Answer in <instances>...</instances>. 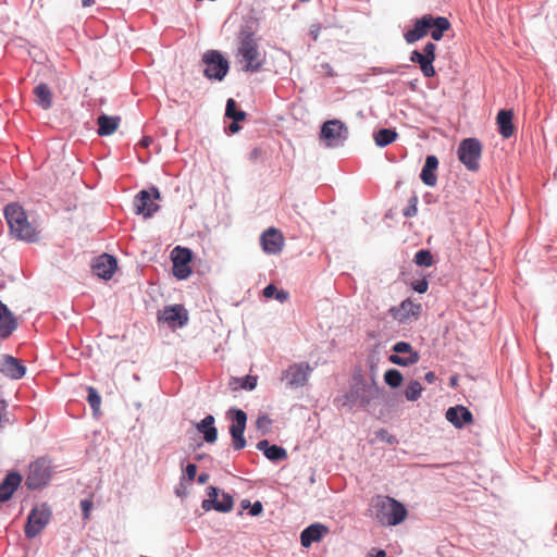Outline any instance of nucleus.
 <instances>
[{
    "mask_svg": "<svg viewBox=\"0 0 557 557\" xmlns=\"http://www.w3.org/2000/svg\"><path fill=\"white\" fill-rule=\"evenodd\" d=\"M197 475V466L196 463H187L183 468V474L181 480H188L189 482H193L196 479Z\"/></svg>",
    "mask_w": 557,
    "mask_h": 557,
    "instance_id": "obj_46",
    "label": "nucleus"
},
{
    "mask_svg": "<svg viewBox=\"0 0 557 557\" xmlns=\"http://www.w3.org/2000/svg\"><path fill=\"white\" fill-rule=\"evenodd\" d=\"M209 479H210V474L209 473L201 472L197 476V483L200 484V485H203V484H206L209 481Z\"/></svg>",
    "mask_w": 557,
    "mask_h": 557,
    "instance_id": "obj_54",
    "label": "nucleus"
},
{
    "mask_svg": "<svg viewBox=\"0 0 557 557\" xmlns=\"http://www.w3.org/2000/svg\"><path fill=\"white\" fill-rule=\"evenodd\" d=\"M319 33H320V26L319 25H312L311 29H310V35L312 36V38L314 40L318 39Z\"/></svg>",
    "mask_w": 557,
    "mask_h": 557,
    "instance_id": "obj_56",
    "label": "nucleus"
},
{
    "mask_svg": "<svg viewBox=\"0 0 557 557\" xmlns=\"http://www.w3.org/2000/svg\"><path fill=\"white\" fill-rule=\"evenodd\" d=\"M311 370L307 362L295 363L284 372L283 380H286V385L290 388L301 387L307 383Z\"/></svg>",
    "mask_w": 557,
    "mask_h": 557,
    "instance_id": "obj_18",
    "label": "nucleus"
},
{
    "mask_svg": "<svg viewBox=\"0 0 557 557\" xmlns=\"http://www.w3.org/2000/svg\"><path fill=\"white\" fill-rule=\"evenodd\" d=\"M371 557H386V553L383 549H379L374 555H371Z\"/></svg>",
    "mask_w": 557,
    "mask_h": 557,
    "instance_id": "obj_61",
    "label": "nucleus"
},
{
    "mask_svg": "<svg viewBox=\"0 0 557 557\" xmlns=\"http://www.w3.org/2000/svg\"><path fill=\"white\" fill-rule=\"evenodd\" d=\"M194 459L198 462L208 461L211 463L213 461V458L209 454H206V453L195 455Z\"/></svg>",
    "mask_w": 557,
    "mask_h": 557,
    "instance_id": "obj_53",
    "label": "nucleus"
},
{
    "mask_svg": "<svg viewBox=\"0 0 557 557\" xmlns=\"http://www.w3.org/2000/svg\"><path fill=\"white\" fill-rule=\"evenodd\" d=\"M95 3V0H82V5L84 8L90 7Z\"/></svg>",
    "mask_w": 557,
    "mask_h": 557,
    "instance_id": "obj_62",
    "label": "nucleus"
},
{
    "mask_svg": "<svg viewBox=\"0 0 557 557\" xmlns=\"http://www.w3.org/2000/svg\"><path fill=\"white\" fill-rule=\"evenodd\" d=\"M23 481L22 474L17 470H10L0 481V504L9 502L20 487Z\"/></svg>",
    "mask_w": 557,
    "mask_h": 557,
    "instance_id": "obj_20",
    "label": "nucleus"
},
{
    "mask_svg": "<svg viewBox=\"0 0 557 557\" xmlns=\"http://www.w3.org/2000/svg\"><path fill=\"white\" fill-rule=\"evenodd\" d=\"M264 457L272 462H280L287 459V451L283 446L272 444Z\"/></svg>",
    "mask_w": 557,
    "mask_h": 557,
    "instance_id": "obj_39",
    "label": "nucleus"
},
{
    "mask_svg": "<svg viewBox=\"0 0 557 557\" xmlns=\"http://www.w3.org/2000/svg\"><path fill=\"white\" fill-rule=\"evenodd\" d=\"M413 262L417 267L430 268L435 263V259L430 249H419L413 257Z\"/></svg>",
    "mask_w": 557,
    "mask_h": 557,
    "instance_id": "obj_37",
    "label": "nucleus"
},
{
    "mask_svg": "<svg viewBox=\"0 0 557 557\" xmlns=\"http://www.w3.org/2000/svg\"><path fill=\"white\" fill-rule=\"evenodd\" d=\"M0 372L12 380H20L25 375L26 367L20 359L5 354L0 361Z\"/></svg>",
    "mask_w": 557,
    "mask_h": 557,
    "instance_id": "obj_23",
    "label": "nucleus"
},
{
    "mask_svg": "<svg viewBox=\"0 0 557 557\" xmlns=\"http://www.w3.org/2000/svg\"><path fill=\"white\" fill-rule=\"evenodd\" d=\"M260 245L264 252L276 255L283 249L284 237L277 228L269 227L261 234Z\"/></svg>",
    "mask_w": 557,
    "mask_h": 557,
    "instance_id": "obj_22",
    "label": "nucleus"
},
{
    "mask_svg": "<svg viewBox=\"0 0 557 557\" xmlns=\"http://www.w3.org/2000/svg\"><path fill=\"white\" fill-rule=\"evenodd\" d=\"M87 403L89 404L92 416L95 418H98L101 414L100 406H101V395L99 394L98 389L94 386H87Z\"/></svg>",
    "mask_w": 557,
    "mask_h": 557,
    "instance_id": "obj_35",
    "label": "nucleus"
},
{
    "mask_svg": "<svg viewBox=\"0 0 557 557\" xmlns=\"http://www.w3.org/2000/svg\"><path fill=\"white\" fill-rule=\"evenodd\" d=\"M52 510L47 503L35 506L27 516L24 533L27 539L36 537L49 523Z\"/></svg>",
    "mask_w": 557,
    "mask_h": 557,
    "instance_id": "obj_11",
    "label": "nucleus"
},
{
    "mask_svg": "<svg viewBox=\"0 0 557 557\" xmlns=\"http://www.w3.org/2000/svg\"><path fill=\"white\" fill-rule=\"evenodd\" d=\"M446 420L456 429H462L465 425L472 423V412L462 405L449 407L445 413Z\"/></svg>",
    "mask_w": 557,
    "mask_h": 557,
    "instance_id": "obj_24",
    "label": "nucleus"
},
{
    "mask_svg": "<svg viewBox=\"0 0 557 557\" xmlns=\"http://www.w3.org/2000/svg\"><path fill=\"white\" fill-rule=\"evenodd\" d=\"M175 494L178 496V497H185L186 496V490L185 487H183V485L181 484V487H177L175 490Z\"/></svg>",
    "mask_w": 557,
    "mask_h": 557,
    "instance_id": "obj_57",
    "label": "nucleus"
},
{
    "mask_svg": "<svg viewBox=\"0 0 557 557\" xmlns=\"http://www.w3.org/2000/svg\"><path fill=\"white\" fill-rule=\"evenodd\" d=\"M239 383V387L245 391H252L257 386V376L253 375H245L240 379H236Z\"/></svg>",
    "mask_w": 557,
    "mask_h": 557,
    "instance_id": "obj_43",
    "label": "nucleus"
},
{
    "mask_svg": "<svg viewBox=\"0 0 557 557\" xmlns=\"http://www.w3.org/2000/svg\"><path fill=\"white\" fill-rule=\"evenodd\" d=\"M215 418L212 414H207L199 422L195 423L196 430L202 434V438L208 444H213L218 440V429L215 426Z\"/></svg>",
    "mask_w": 557,
    "mask_h": 557,
    "instance_id": "obj_26",
    "label": "nucleus"
},
{
    "mask_svg": "<svg viewBox=\"0 0 557 557\" xmlns=\"http://www.w3.org/2000/svg\"><path fill=\"white\" fill-rule=\"evenodd\" d=\"M398 137V133L395 128H379L373 133V139L377 147L384 148L393 144Z\"/></svg>",
    "mask_w": 557,
    "mask_h": 557,
    "instance_id": "obj_32",
    "label": "nucleus"
},
{
    "mask_svg": "<svg viewBox=\"0 0 557 557\" xmlns=\"http://www.w3.org/2000/svg\"><path fill=\"white\" fill-rule=\"evenodd\" d=\"M431 29L429 30V34L431 38L434 41H440L443 37L445 32H447L450 28V22L445 16L440 15H433L431 14Z\"/></svg>",
    "mask_w": 557,
    "mask_h": 557,
    "instance_id": "obj_30",
    "label": "nucleus"
},
{
    "mask_svg": "<svg viewBox=\"0 0 557 557\" xmlns=\"http://www.w3.org/2000/svg\"><path fill=\"white\" fill-rule=\"evenodd\" d=\"M81 510L83 515V519H88L90 516V511L94 507V502L91 498H84L81 500Z\"/></svg>",
    "mask_w": 557,
    "mask_h": 557,
    "instance_id": "obj_48",
    "label": "nucleus"
},
{
    "mask_svg": "<svg viewBox=\"0 0 557 557\" xmlns=\"http://www.w3.org/2000/svg\"><path fill=\"white\" fill-rule=\"evenodd\" d=\"M225 117L231 121L242 122L247 117V113L238 108L237 102L233 98L226 100L225 106Z\"/></svg>",
    "mask_w": 557,
    "mask_h": 557,
    "instance_id": "obj_33",
    "label": "nucleus"
},
{
    "mask_svg": "<svg viewBox=\"0 0 557 557\" xmlns=\"http://www.w3.org/2000/svg\"><path fill=\"white\" fill-rule=\"evenodd\" d=\"M271 443L268 440H261L257 443V449L262 451L263 455L268 451V449L271 447Z\"/></svg>",
    "mask_w": 557,
    "mask_h": 557,
    "instance_id": "obj_52",
    "label": "nucleus"
},
{
    "mask_svg": "<svg viewBox=\"0 0 557 557\" xmlns=\"http://www.w3.org/2000/svg\"><path fill=\"white\" fill-rule=\"evenodd\" d=\"M193 270L190 263H176L172 264V274L175 278L182 281L189 277Z\"/></svg>",
    "mask_w": 557,
    "mask_h": 557,
    "instance_id": "obj_41",
    "label": "nucleus"
},
{
    "mask_svg": "<svg viewBox=\"0 0 557 557\" xmlns=\"http://www.w3.org/2000/svg\"><path fill=\"white\" fill-rule=\"evenodd\" d=\"M330 533L327 525L321 522H313L300 532V544L304 548H309L313 543H319Z\"/></svg>",
    "mask_w": 557,
    "mask_h": 557,
    "instance_id": "obj_21",
    "label": "nucleus"
},
{
    "mask_svg": "<svg viewBox=\"0 0 557 557\" xmlns=\"http://www.w3.org/2000/svg\"><path fill=\"white\" fill-rule=\"evenodd\" d=\"M383 389L376 384L374 377L372 383L368 384L361 374L354 375L352 384L349 389L342 396L335 398L337 406L343 408H352L357 405L361 408H368L371 403L380 397Z\"/></svg>",
    "mask_w": 557,
    "mask_h": 557,
    "instance_id": "obj_1",
    "label": "nucleus"
},
{
    "mask_svg": "<svg viewBox=\"0 0 557 557\" xmlns=\"http://www.w3.org/2000/svg\"><path fill=\"white\" fill-rule=\"evenodd\" d=\"M372 509L377 521L391 527L401 523L408 515L405 505L389 496L377 495L372 502Z\"/></svg>",
    "mask_w": 557,
    "mask_h": 557,
    "instance_id": "obj_3",
    "label": "nucleus"
},
{
    "mask_svg": "<svg viewBox=\"0 0 557 557\" xmlns=\"http://www.w3.org/2000/svg\"><path fill=\"white\" fill-rule=\"evenodd\" d=\"M172 264L190 263L193 260V251L187 247L176 246L171 251Z\"/></svg>",
    "mask_w": 557,
    "mask_h": 557,
    "instance_id": "obj_36",
    "label": "nucleus"
},
{
    "mask_svg": "<svg viewBox=\"0 0 557 557\" xmlns=\"http://www.w3.org/2000/svg\"><path fill=\"white\" fill-rule=\"evenodd\" d=\"M3 214L13 237L25 243L39 242V232L29 223L26 212L20 203H8L3 209Z\"/></svg>",
    "mask_w": 557,
    "mask_h": 557,
    "instance_id": "obj_2",
    "label": "nucleus"
},
{
    "mask_svg": "<svg viewBox=\"0 0 557 557\" xmlns=\"http://www.w3.org/2000/svg\"><path fill=\"white\" fill-rule=\"evenodd\" d=\"M52 467L48 459L38 458L29 465L25 485L30 491L45 487L51 480Z\"/></svg>",
    "mask_w": 557,
    "mask_h": 557,
    "instance_id": "obj_9",
    "label": "nucleus"
},
{
    "mask_svg": "<svg viewBox=\"0 0 557 557\" xmlns=\"http://www.w3.org/2000/svg\"><path fill=\"white\" fill-rule=\"evenodd\" d=\"M410 67L409 64H399L395 67H380L379 73L380 74H400L403 73L401 70Z\"/></svg>",
    "mask_w": 557,
    "mask_h": 557,
    "instance_id": "obj_49",
    "label": "nucleus"
},
{
    "mask_svg": "<svg viewBox=\"0 0 557 557\" xmlns=\"http://www.w3.org/2000/svg\"><path fill=\"white\" fill-rule=\"evenodd\" d=\"M410 287L418 294H424L428 292L429 282L425 277L418 278L410 283Z\"/></svg>",
    "mask_w": 557,
    "mask_h": 557,
    "instance_id": "obj_47",
    "label": "nucleus"
},
{
    "mask_svg": "<svg viewBox=\"0 0 557 557\" xmlns=\"http://www.w3.org/2000/svg\"><path fill=\"white\" fill-rule=\"evenodd\" d=\"M227 419L231 421L228 432L232 440V446L235 450H242L246 447L245 430L247 425V413L239 408L232 407L226 412Z\"/></svg>",
    "mask_w": 557,
    "mask_h": 557,
    "instance_id": "obj_8",
    "label": "nucleus"
},
{
    "mask_svg": "<svg viewBox=\"0 0 557 557\" xmlns=\"http://www.w3.org/2000/svg\"><path fill=\"white\" fill-rule=\"evenodd\" d=\"M272 420L268 414H260L256 420V428L262 431V434H267L270 431Z\"/></svg>",
    "mask_w": 557,
    "mask_h": 557,
    "instance_id": "obj_45",
    "label": "nucleus"
},
{
    "mask_svg": "<svg viewBox=\"0 0 557 557\" xmlns=\"http://www.w3.org/2000/svg\"><path fill=\"white\" fill-rule=\"evenodd\" d=\"M18 327V320L10 308H0V338H9Z\"/></svg>",
    "mask_w": 557,
    "mask_h": 557,
    "instance_id": "obj_28",
    "label": "nucleus"
},
{
    "mask_svg": "<svg viewBox=\"0 0 557 557\" xmlns=\"http://www.w3.org/2000/svg\"><path fill=\"white\" fill-rule=\"evenodd\" d=\"M152 143V139L150 137H143L140 140V144L143 147H149V145Z\"/></svg>",
    "mask_w": 557,
    "mask_h": 557,
    "instance_id": "obj_59",
    "label": "nucleus"
},
{
    "mask_svg": "<svg viewBox=\"0 0 557 557\" xmlns=\"http://www.w3.org/2000/svg\"><path fill=\"white\" fill-rule=\"evenodd\" d=\"M262 295L268 299H275L280 302H285L289 298V293L285 289H278L274 284H268L262 289Z\"/></svg>",
    "mask_w": 557,
    "mask_h": 557,
    "instance_id": "obj_34",
    "label": "nucleus"
},
{
    "mask_svg": "<svg viewBox=\"0 0 557 557\" xmlns=\"http://www.w3.org/2000/svg\"><path fill=\"white\" fill-rule=\"evenodd\" d=\"M420 360L419 351L414 350L408 342H397L392 347V354L388 361L399 367H409L416 364Z\"/></svg>",
    "mask_w": 557,
    "mask_h": 557,
    "instance_id": "obj_15",
    "label": "nucleus"
},
{
    "mask_svg": "<svg viewBox=\"0 0 557 557\" xmlns=\"http://www.w3.org/2000/svg\"><path fill=\"white\" fill-rule=\"evenodd\" d=\"M253 37L255 30L251 25L247 23L240 28L238 54L245 62L243 70L251 73L259 72L263 64L262 61L258 60L259 51Z\"/></svg>",
    "mask_w": 557,
    "mask_h": 557,
    "instance_id": "obj_4",
    "label": "nucleus"
},
{
    "mask_svg": "<svg viewBox=\"0 0 557 557\" xmlns=\"http://www.w3.org/2000/svg\"><path fill=\"white\" fill-rule=\"evenodd\" d=\"M431 14H423L420 17L412 20V28L404 33V39L407 44L411 45L429 35L431 29Z\"/></svg>",
    "mask_w": 557,
    "mask_h": 557,
    "instance_id": "obj_19",
    "label": "nucleus"
},
{
    "mask_svg": "<svg viewBox=\"0 0 557 557\" xmlns=\"http://www.w3.org/2000/svg\"><path fill=\"white\" fill-rule=\"evenodd\" d=\"M375 437L381 441V442H385L389 445H395L398 443V440L396 438L395 435H392L386 429H379L376 432H375Z\"/></svg>",
    "mask_w": 557,
    "mask_h": 557,
    "instance_id": "obj_44",
    "label": "nucleus"
},
{
    "mask_svg": "<svg viewBox=\"0 0 557 557\" xmlns=\"http://www.w3.org/2000/svg\"><path fill=\"white\" fill-rule=\"evenodd\" d=\"M34 95L36 96V103L42 110H48L52 107V92L50 87L46 83H39L34 88Z\"/></svg>",
    "mask_w": 557,
    "mask_h": 557,
    "instance_id": "obj_31",
    "label": "nucleus"
},
{
    "mask_svg": "<svg viewBox=\"0 0 557 557\" xmlns=\"http://www.w3.org/2000/svg\"><path fill=\"white\" fill-rule=\"evenodd\" d=\"M421 312V304H416L410 298L404 299L398 306H393L387 310V314L399 324H408L411 320H418Z\"/></svg>",
    "mask_w": 557,
    "mask_h": 557,
    "instance_id": "obj_14",
    "label": "nucleus"
},
{
    "mask_svg": "<svg viewBox=\"0 0 557 557\" xmlns=\"http://www.w3.org/2000/svg\"><path fill=\"white\" fill-rule=\"evenodd\" d=\"M203 76L210 81L222 82L230 71V61L219 50H207L201 58Z\"/></svg>",
    "mask_w": 557,
    "mask_h": 557,
    "instance_id": "obj_5",
    "label": "nucleus"
},
{
    "mask_svg": "<svg viewBox=\"0 0 557 557\" xmlns=\"http://www.w3.org/2000/svg\"><path fill=\"white\" fill-rule=\"evenodd\" d=\"M259 154H260V149L255 148V149H252V150L250 151V153H249V159H250V160H255V159H257V158L259 157Z\"/></svg>",
    "mask_w": 557,
    "mask_h": 557,
    "instance_id": "obj_58",
    "label": "nucleus"
},
{
    "mask_svg": "<svg viewBox=\"0 0 557 557\" xmlns=\"http://www.w3.org/2000/svg\"><path fill=\"white\" fill-rule=\"evenodd\" d=\"M188 320V311L183 305L165 306L158 312V321L165 323L172 330L184 327Z\"/></svg>",
    "mask_w": 557,
    "mask_h": 557,
    "instance_id": "obj_16",
    "label": "nucleus"
},
{
    "mask_svg": "<svg viewBox=\"0 0 557 557\" xmlns=\"http://www.w3.org/2000/svg\"><path fill=\"white\" fill-rule=\"evenodd\" d=\"M418 196L412 194L408 199L407 206L403 209V215L406 218H413L418 213Z\"/></svg>",
    "mask_w": 557,
    "mask_h": 557,
    "instance_id": "obj_42",
    "label": "nucleus"
},
{
    "mask_svg": "<svg viewBox=\"0 0 557 557\" xmlns=\"http://www.w3.org/2000/svg\"><path fill=\"white\" fill-rule=\"evenodd\" d=\"M160 199L161 193L157 186L152 185L148 189H141L134 197V212L138 215H143L145 219H149L159 211L160 206L157 205L154 200Z\"/></svg>",
    "mask_w": 557,
    "mask_h": 557,
    "instance_id": "obj_10",
    "label": "nucleus"
},
{
    "mask_svg": "<svg viewBox=\"0 0 557 557\" xmlns=\"http://www.w3.org/2000/svg\"><path fill=\"white\" fill-rule=\"evenodd\" d=\"M319 137L327 148H338L345 145L349 131L343 121L332 119L322 123Z\"/></svg>",
    "mask_w": 557,
    "mask_h": 557,
    "instance_id": "obj_6",
    "label": "nucleus"
},
{
    "mask_svg": "<svg viewBox=\"0 0 557 557\" xmlns=\"http://www.w3.org/2000/svg\"><path fill=\"white\" fill-rule=\"evenodd\" d=\"M435 52L436 45L431 41L423 46L422 51L416 49L410 52V62L418 64L423 76L426 78H432L436 75V71L433 65L436 58Z\"/></svg>",
    "mask_w": 557,
    "mask_h": 557,
    "instance_id": "obj_13",
    "label": "nucleus"
},
{
    "mask_svg": "<svg viewBox=\"0 0 557 557\" xmlns=\"http://www.w3.org/2000/svg\"><path fill=\"white\" fill-rule=\"evenodd\" d=\"M0 308L1 309H7L9 307L0 299Z\"/></svg>",
    "mask_w": 557,
    "mask_h": 557,
    "instance_id": "obj_64",
    "label": "nucleus"
},
{
    "mask_svg": "<svg viewBox=\"0 0 557 557\" xmlns=\"http://www.w3.org/2000/svg\"><path fill=\"white\" fill-rule=\"evenodd\" d=\"M120 122L121 117L117 115H108L106 113H101L97 117L98 135L101 137L112 135L117 129Z\"/></svg>",
    "mask_w": 557,
    "mask_h": 557,
    "instance_id": "obj_29",
    "label": "nucleus"
},
{
    "mask_svg": "<svg viewBox=\"0 0 557 557\" xmlns=\"http://www.w3.org/2000/svg\"><path fill=\"white\" fill-rule=\"evenodd\" d=\"M438 158L435 154H428L424 160V164L420 172V180L422 183L429 187H433L437 183V169H438Z\"/></svg>",
    "mask_w": 557,
    "mask_h": 557,
    "instance_id": "obj_25",
    "label": "nucleus"
},
{
    "mask_svg": "<svg viewBox=\"0 0 557 557\" xmlns=\"http://www.w3.org/2000/svg\"><path fill=\"white\" fill-rule=\"evenodd\" d=\"M250 505H251V502L249 499H243L240 502V507L242 509H249L250 508Z\"/></svg>",
    "mask_w": 557,
    "mask_h": 557,
    "instance_id": "obj_60",
    "label": "nucleus"
},
{
    "mask_svg": "<svg viewBox=\"0 0 557 557\" xmlns=\"http://www.w3.org/2000/svg\"><path fill=\"white\" fill-rule=\"evenodd\" d=\"M263 512V505L260 500H256L255 503H251L249 508V515L251 517H258Z\"/></svg>",
    "mask_w": 557,
    "mask_h": 557,
    "instance_id": "obj_50",
    "label": "nucleus"
},
{
    "mask_svg": "<svg viewBox=\"0 0 557 557\" xmlns=\"http://www.w3.org/2000/svg\"><path fill=\"white\" fill-rule=\"evenodd\" d=\"M496 124L503 138H510L515 132L513 111L511 109H500L496 115Z\"/></svg>",
    "mask_w": 557,
    "mask_h": 557,
    "instance_id": "obj_27",
    "label": "nucleus"
},
{
    "mask_svg": "<svg viewBox=\"0 0 557 557\" xmlns=\"http://www.w3.org/2000/svg\"><path fill=\"white\" fill-rule=\"evenodd\" d=\"M242 129V126L239 125V122L232 121L226 127L225 132L228 135H233L238 133Z\"/></svg>",
    "mask_w": 557,
    "mask_h": 557,
    "instance_id": "obj_51",
    "label": "nucleus"
},
{
    "mask_svg": "<svg viewBox=\"0 0 557 557\" xmlns=\"http://www.w3.org/2000/svg\"><path fill=\"white\" fill-rule=\"evenodd\" d=\"M482 149L481 141L475 137H468L459 143L457 156L468 171L475 172L479 170Z\"/></svg>",
    "mask_w": 557,
    "mask_h": 557,
    "instance_id": "obj_7",
    "label": "nucleus"
},
{
    "mask_svg": "<svg viewBox=\"0 0 557 557\" xmlns=\"http://www.w3.org/2000/svg\"><path fill=\"white\" fill-rule=\"evenodd\" d=\"M207 498L201 502V508L205 511H218L227 513L234 507V497L232 494L224 492L218 486L210 485L207 487Z\"/></svg>",
    "mask_w": 557,
    "mask_h": 557,
    "instance_id": "obj_12",
    "label": "nucleus"
},
{
    "mask_svg": "<svg viewBox=\"0 0 557 557\" xmlns=\"http://www.w3.org/2000/svg\"><path fill=\"white\" fill-rule=\"evenodd\" d=\"M457 382H458V377H457V376H451V377L449 379V384H450V386H455V385H457Z\"/></svg>",
    "mask_w": 557,
    "mask_h": 557,
    "instance_id": "obj_63",
    "label": "nucleus"
},
{
    "mask_svg": "<svg viewBox=\"0 0 557 557\" xmlns=\"http://www.w3.org/2000/svg\"><path fill=\"white\" fill-rule=\"evenodd\" d=\"M404 376L398 369L391 368L384 373V382L392 388H397L401 385Z\"/></svg>",
    "mask_w": 557,
    "mask_h": 557,
    "instance_id": "obj_38",
    "label": "nucleus"
},
{
    "mask_svg": "<svg viewBox=\"0 0 557 557\" xmlns=\"http://www.w3.org/2000/svg\"><path fill=\"white\" fill-rule=\"evenodd\" d=\"M422 389L423 387L419 381H410L405 391L406 399L409 401L418 400L421 396Z\"/></svg>",
    "mask_w": 557,
    "mask_h": 557,
    "instance_id": "obj_40",
    "label": "nucleus"
},
{
    "mask_svg": "<svg viewBox=\"0 0 557 557\" xmlns=\"http://www.w3.org/2000/svg\"><path fill=\"white\" fill-rule=\"evenodd\" d=\"M117 270V259L113 255L102 253L92 259L91 271L94 275L108 281Z\"/></svg>",
    "mask_w": 557,
    "mask_h": 557,
    "instance_id": "obj_17",
    "label": "nucleus"
},
{
    "mask_svg": "<svg viewBox=\"0 0 557 557\" xmlns=\"http://www.w3.org/2000/svg\"><path fill=\"white\" fill-rule=\"evenodd\" d=\"M424 380H425L428 383L432 384V383H434V382H435V380H436V375H435V373H434L433 371H429V372H426V373H425V375H424Z\"/></svg>",
    "mask_w": 557,
    "mask_h": 557,
    "instance_id": "obj_55",
    "label": "nucleus"
}]
</instances>
